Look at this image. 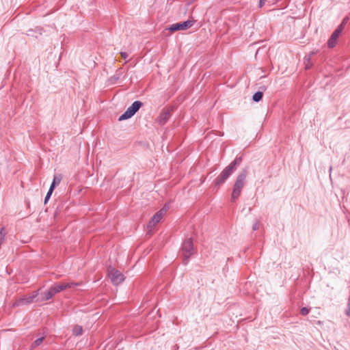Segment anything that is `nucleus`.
<instances>
[{
    "label": "nucleus",
    "instance_id": "1",
    "mask_svg": "<svg viewBox=\"0 0 350 350\" xmlns=\"http://www.w3.org/2000/svg\"><path fill=\"white\" fill-rule=\"evenodd\" d=\"M247 169H243L239 174L237 176L234 182L232 192L231 194V200L234 202L239 198L241 193L242 189L245 185V179L247 175Z\"/></svg>",
    "mask_w": 350,
    "mask_h": 350
},
{
    "label": "nucleus",
    "instance_id": "2",
    "mask_svg": "<svg viewBox=\"0 0 350 350\" xmlns=\"http://www.w3.org/2000/svg\"><path fill=\"white\" fill-rule=\"evenodd\" d=\"M181 252L183 256V262L186 265L189 262V258L193 254V244L191 238L186 239L183 243Z\"/></svg>",
    "mask_w": 350,
    "mask_h": 350
},
{
    "label": "nucleus",
    "instance_id": "3",
    "mask_svg": "<svg viewBox=\"0 0 350 350\" xmlns=\"http://www.w3.org/2000/svg\"><path fill=\"white\" fill-rule=\"evenodd\" d=\"M143 103L139 100H136L127 108V109L119 117L118 120L122 121L131 118L142 107Z\"/></svg>",
    "mask_w": 350,
    "mask_h": 350
},
{
    "label": "nucleus",
    "instance_id": "4",
    "mask_svg": "<svg viewBox=\"0 0 350 350\" xmlns=\"http://www.w3.org/2000/svg\"><path fill=\"white\" fill-rule=\"evenodd\" d=\"M195 20H188L184 22L177 23L171 25L167 29L171 32H174L179 30H187L193 25Z\"/></svg>",
    "mask_w": 350,
    "mask_h": 350
},
{
    "label": "nucleus",
    "instance_id": "5",
    "mask_svg": "<svg viewBox=\"0 0 350 350\" xmlns=\"http://www.w3.org/2000/svg\"><path fill=\"white\" fill-rule=\"evenodd\" d=\"M78 285L79 283L75 282L60 283L51 286L50 290L51 291L53 295L55 296L57 293L66 288H70Z\"/></svg>",
    "mask_w": 350,
    "mask_h": 350
},
{
    "label": "nucleus",
    "instance_id": "6",
    "mask_svg": "<svg viewBox=\"0 0 350 350\" xmlns=\"http://www.w3.org/2000/svg\"><path fill=\"white\" fill-rule=\"evenodd\" d=\"M233 172H234L227 166L226 168L224 169L221 174L215 179V185L219 187L220 185L224 184Z\"/></svg>",
    "mask_w": 350,
    "mask_h": 350
},
{
    "label": "nucleus",
    "instance_id": "7",
    "mask_svg": "<svg viewBox=\"0 0 350 350\" xmlns=\"http://www.w3.org/2000/svg\"><path fill=\"white\" fill-rule=\"evenodd\" d=\"M108 275L111 279V282L115 285L120 284L124 279L122 273L115 269L114 268L109 269Z\"/></svg>",
    "mask_w": 350,
    "mask_h": 350
},
{
    "label": "nucleus",
    "instance_id": "8",
    "mask_svg": "<svg viewBox=\"0 0 350 350\" xmlns=\"http://www.w3.org/2000/svg\"><path fill=\"white\" fill-rule=\"evenodd\" d=\"M342 33L341 27H338L332 33L330 38L327 41V46L329 48H334L336 44L338 37Z\"/></svg>",
    "mask_w": 350,
    "mask_h": 350
},
{
    "label": "nucleus",
    "instance_id": "9",
    "mask_svg": "<svg viewBox=\"0 0 350 350\" xmlns=\"http://www.w3.org/2000/svg\"><path fill=\"white\" fill-rule=\"evenodd\" d=\"M163 208H161L160 211L157 212L151 218V219L148 224V228L149 229V230H151L160 221V220L163 217Z\"/></svg>",
    "mask_w": 350,
    "mask_h": 350
},
{
    "label": "nucleus",
    "instance_id": "10",
    "mask_svg": "<svg viewBox=\"0 0 350 350\" xmlns=\"http://www.w3.org/2000/svg\"><path fill=\"white\" fill-rule=\"evenodd\" d=\"M170 116L171 110L170 109H163L158 118L159 123L160 124H165Z\"/></svg>",
    "mask_w": 350,
    "mask_h": 350
},
{
    "label": "nucleus",
    "instance_id": "11",
    "mask_svg": "<svg viewBox=\"0 0 350 350\" xmlns=\"http://www.w3.org/2000/svg\"><path fill=\"white\" fill-rule=\"evenodd\" d=\"M39 295L38 291H35L31 296H29L27 297L22 298L19 300V304H31L33 301V300Z\"/></svg>",
    "mask_w": 350,
    "mask_h": 350
},
{
    "label": "nucleus",
    "instance_id": "12",
    "mask_svg": "<svg viewBox=\"0 0 350 350\" xmlns=\"http://www.w3.org/2000/svg\"><path fill=\"white\" fill-rule=\"evenodd\" d=\"M53 297L54 296L53 295L52 292L49 288L47 291L42 293L37 300L40 301H48L52 299Z\"/></svg>",
    "mask_w": 350,
    "mask_h": 350
},
{
    "label": "nucleus",
    "instance_id": "13",
    "mask_svg": "<svg viewBox=\"0 0 350 350\" xmlns=\"http://www.w3.org/2000/svg\"><path fill=\"white\" fill-rule=\"evenodd\" d=\"M242 161V157H237L233 161H232L228 165V167L232 170L233 172L235 171L236 168H237V166L239 165L240 163H241Z\"/></svg>",
    "mask_w": 350,
    "mask_h": 350
},
{
    "label": "nucleus",
    "instance_id": "14",
    "mask_svg": "<svg viewBox=\"0 0 350 350\" xmlns=\"http://www.w3.org/2000/svg\"><path fill=\"white\" fill-rule=\"evenodd\" d=\"M120 75H118V74H116L113 76H111L110 78H109L108 81H107V83H108V85H114L116 84L118 81L120 79Z\"/></svg>",
    "mask_w": 350,
    "mask_h": 350
},
{
    "label": "nucleus",
    "instance_id": "15",
    "mask_svg": "<svg viewBox=\"0 0 350 350\" xmlns=\"http://www.w3.org/2000/svg\"><path fill=\"white\" fill-rule=\"evenodd\" d=\"M72 334L74 336H76L82 335V334H83L82 327L81 325H76L72 329Z\"/></svg>",
    "mask_w": 350,
    "mask_h": 350
},
{
    "label": "nucleus",
    "instance_id": "16",
    "mask_svg": "<svg viewBox=\"0 0 350 350\" xmlns=\"http://www.w3.org/2000/svg\"><path fill=\"white\" fill-rule=\"evenodd\" d=\"M62 180V178L61 177H59V176H55L54 178H53V182L49 187V189L51 191H53L55 186L58 184H59L60 181Z\"/></svg>",
    "mask_w": 350,
    "mask_h": 350
},
{
    "label": "nucleus",
    "instance_id": "17",
    "mask_svg": "<svg viewBox=\"0 0 350 350\" xmlns=\"http://www.w3.org/2000/svg\"><path fill=\"white\" fill-rule=\"evenodd\" d=\"M263 93L262 92L258 91L256 92L252 96L253 101L258 103L260 101L262 98Z\"/></svg>",
    "mask_w": 350,
    "mask_h": 350
},
{
    "label": "nucleus",
    "instance_id": "18",
    "mask_svg": "<svg viewBox=\"0 0 350 350\" xmlns=\"http://www.w3.org/2000/svg\"><path fill=\"white\" fill-rule=\"evenodd\" d=\"M44 337H40L37 338L35 341H33L31 345V349H35L38 347L44 340Z\"/></svg>",
    "mask_w": 350,
    "mask_h": 350
},
{
    "label": "nucleus",
    "instance_id": "19",
    "mask_svg": "<svg viewBox=\"0 0 350 350\" xmlns=\"http://www.w3.org/2000/svg\"><path fill=\"white\" fill-rule=\"evenodd\" d=\"M349 21V18L348 17H345L342 23L338 26V27H341V31H342L344 28H345V26L346 25V24Z\"/></svg>",
    "mask_w": 350,
    "mask_h": 350
},
{
    "label": "nucleus",
    "instance_id": "20",
    "mask_svg": "<svg viewBox=\"0 0 350 350\" xmlns=\"http://www.w3.org/2000/svg\"><path fill=\"white\" fill-rule=\"evenodd\" d=\"M310 312V309L306 307H303L300 310V314L303 316H306Z\"/></svg>",
    "mask_w": 350,
    "mask_h": 350
},
{
    "label": "nucleus",
    "instance_id": "21",
    "mask_svg": "<svg viewBox=\"0 0 350 350\" xmlns=\"http://www.w3.org/2000/svg\"><path fill=\"white\" fill-rule=\"evenodd\" d=\"M305 61L307 62V63H306V68L310 69L312 65V64L310 63V56H309L308 58H306Z\"/></svg>",
    "mask_w": 350,
    "mask_h": 350
},
{
    "label": "nucleus",
    "instance_id": "22",
    "mask_svg": "<svg viewBox=\"0 0 350 350\" xmlns=\"http://www.w3.org/2000/svg\"><path fill=\"white\" fill-rule=\"evenodd\" d=\"M53 191H51L50 189H49L46 196H45V198H44V203L46 204L48 200H49V198H51V196L52 194Z\"/></svg>",
    "mask_w": 350,
    "mask_h": 350
},
{
    "label": "nucleus",
    "instance_id": "23",
    "mask_svg": "<svg viewBox=\"0 0 350 350\" xmlns=\"http://www.w3.org/2000/svg\"><path fill=\"white\" fill-rule=\"evenodd\" d=\"M258 228H259V221L256 220L252 226V230L254 231H255V230H257L258 229Z\"/></svg>",
    "mask_w": 350,
    "mask_h": 350
},
{
    "label": "nucleus",
    "instance_id": "24",
    "mask_svg": "<svg viewBox=\"0 0 350 350\" xmlns=\"http://www.w3.org/2000/svg\"><path fill=\"white\" fill-rule=\"evenodd\" d=\"M121 57L123 58V59H126L128 57H129V55L127 54V53L126 52H121Z\"/></svg>",
    "mask_w": 350,
    "mask_h": 350
},
{
    "label": "nucleus",
    "instance_id": "25",
    "mask_svg": "<svg viewBox=\"0 0 350 350\" xmlns=\"http://www.w3.org/2000/svg\"><path fill=\"white\" fill-rule=\"evenodd\" d=\"M345 314L347 316L350 317V306L349 304H348V308L345 311Z\"/></svg>",
    "mask_w": 350,
    "mask_h": 350
},
{
    "label": "nucleus",
    "instance_id": "26",
    "mask_svg": "<svg viewBox=\"0 0 350 350\" xmlns=\"http://www.w3.org/2000/svg\"><path fill=\"white\" fill-rule=\"evenodd\" d=\"M265 1L266 0H259V7L260 8H262L264 5Z\"/></svg>",
    "mask_w": 350,
    "mask_h": 350
},
{
    "label": "nucleus",
    "instance_id": "27",
    "mask_svg": "<svg viewBox=\"0 0 350 350\" xmlns=\"http://www.w3.org/2000/svg\"><path fill=\"white\" fill-rule=\"evenodd\" d=\"M163 215L164 214L165 212H166L167 211V208L165 207H163Z\"/></svg>",
    "mask_w": 350,
    "mask_h": 350
},
{
    "label": "nucleus",
    "instance_id": "28",
    "mask_svg": "<svg viewBox=\"0 0 350 350\" xmlns=\"http://www.w3.org/2000/svg\"><path fill=\"white\" fill-rule=\"evenodd\" d=\"M314 53H314V52H312V53H311V54H310V56H311V55H314Z\"/></svg>",
    "mask_w": 350,
    "mask_h": 350
},
{
    "label": "nucleus",
    "instance_id": "29",
    "mask_svg": "<svg viewBox=\"0 0 350 350\" xmlns=\"http://www.w3.org/2000/svg\"><path fill=\"white\" fill-rule=\"evenodd\" d=\"M332 167L331 166V167H329V172H331V171H332Z\"/></svg>",
    "mask_w": 350,
    "mask_h": 350
}]
</instances>
